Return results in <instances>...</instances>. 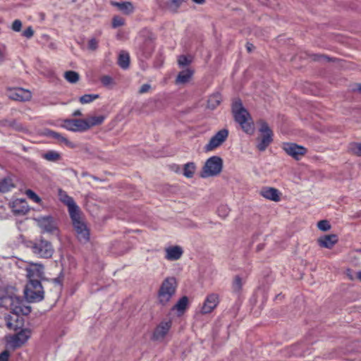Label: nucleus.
Segmentation results:
<instances>
[{
    "mask_svg": "<svg viewBox=\"0 0 361 361\" xmlns=\"http://www.w3.org/2000/svg\"><path fill=\"white\" fill-rule=\"evenodd\" d=\"M191 56H186L185 55H180L178 59V64L179 66H185L191 63L192 62Z\"/></svg>",
    "mask_w": 361,
    "mask_h": 361,
    "instance_id": "nucleus-39",
    "label": "nucleus"
},
{
    "mask_svg": "<svg viewBox=\"0 0 361 361\" xmlns=\"http://www.w3.org/2000/svg\"><path fill=\"white\" fill-rule=\"evenodd\" d=\"M99 94H84L80 97L79 101L82 104H88L99 98Z\"/></svg>",
    "mask_w": 361,
    "mask_h": 361,
    "instance_id": "nucleus-36",
    "label": "nucleus"
},
{
    "mask_svg": "<svg viewBox=\"0 0 361 361\" xmlns=\"http://www.w3.org/2000/svg\"><path fill=\"white\" fill-rule=\"evenodd\" d=\"M20 315L13 312L5 315L4 319L8 329L16 331L21 327L23 321L20 319Z\"/></svg>",
    "mask_w": 361,
    "mask_h": 361,
    "instance_id": "nucleus-19",
    "label": "nucleus"
},
{
    "mask_svg": "<svg viewBox=\"0 0 361 361\" xmlns=\"http://www.w3.org/2000/svg\"><path fill=\"white\" fill-rule=\"evenodd\" d=\"M42 157L49 161L56 162L61 159V155L59 152L54 150H49L42 154Z\"/></svg>",
    "mask_w": 361,
    "mask_h": 361,
    "instance_id": "nucleus-29",
    "label": "nucleus"
},
{
    "mask_svg": "<svg viewBox=\"0 0 361 361\" xmlns=\"http://www.w3.org/2000/svg\"><path fill=\"white\" fill-rule=\"evenodd\" d=\"M259 131L262 133V136L257 147L259 151H264L272 142L273 133L266 122L261 123Z\"/></svg>",
    "mask_w": 361,
    "mask_h": 361,
    "instance_id": "nucleus-10",
    "label": "nucleus"
},
{
    "mask_svg": "<svg viewBox=\"0 0 361 361\" xmlns=\"http://www.w3.org/2000/svg\"><path fill=\"white\" fill-rule=\"evenodd\" d=\"M58 195L60 201L68 207L70 215L80 212L79 207L76 204L73 197L69 196L66 192L59 189L58 191Z\"/></svg>",
    "mask_w": 361,
    "mask_h": 361,
    "instance_id": "nucleus-16",
    "label": "nucleus"
},
{
    "mask_svg": "<svg viewBox=\"0 0 361 361\" xmlns=\"http://www.w3.org/2000/svg\"><path fill=\"white\" fill-rule=\"evenodd\" d=\"M6 56V47L2 45L0 47V61H3Z\"/></svg>",
    "mask_w": 361,
    "mask_h": 361,
    "instance_id": "nucleus-53",
    "label": "nucleus"
},
{
    "mask_svg": "<svg viewBox=\"0 0 361 361\" xmlns=\"http://www.w3.org/2000/svg\"><path fill=\"white\" fill-rule=\"evenodd\" d=\"M88 49L92 51H95L98 47V41L95 38H92L88 42Z\"/></svg>",
    "mask_w": 361,
    "mask_h": 361,
    "instance_id": "nucleus-47",
    "label": "nucleus"
},
{
    "mask_svg": "<svg viewBox=\"0 0 361 361\" xmlns=\"http://www.w3.org/2000/svg\"><path fill=\"white\" fill-rule=\"evenodd\" d=\"M25 195L29 199L32 200L36 203H39L41 202V198L32 190H27L25 191Z\"/></svg>",
    "mask_w": 361,
    "mask_h": 361,
    "instance_id": "nucleus-42",
    "label": "nucleus"
},
{
    "mask_svg": "<svg viewBox=\"0 0 361 361\" xmlns=\"http://www.w3.org/2000/svg\"><path fill=\"white\" fill-rule=\"evenodd\" d=\"M192 75H193L192 70H191L190 68L183 70L178 73V75L176 79V84L187 83L189 82V80H190Z\"/></svg>",
    "mask_w": 361,
    "mask_h": 361,
    "instance_id": "nucleus-26",
    "label": "nucleus"
},
{
    "mask_svg": "<svg viewBox=\"0 0 361 361\" xmlns=\"http://www.w3.org/2000/svg\"><path fill=\"white\" fill-rule=\"evenodd\" d=\"M46 135L50 137L55 139L59 143L64 144L66 146L70 148H75V145L72 142L69 141L66 137H64L61 133H56L55 131L48 130L46 132Z\"/></svg>",
    "mask_w": 361,
    "mask_h": 361,
    "instance_id": "nucleus-22",
    "label": "nucleus"
},
{
    "mask_svg": "<svg viewBox=\"0 0 361 361\" xmlns=\"http://www.w3.org/2000/svg\"><path fill=\"white\" fill-rule=\"evenodd\" d=\"M221 101V96L219 93L212 94L207 100V107L211 109H214L219 106Z\"/></svg>",
    "mask_w": 361,
    "mask_h": 361,
    "instance_id": "nucleus-28",
    "label": "nucleus"
},
{
    "mask_svg": "<svg viewBox=\"0 0 361 361\" xmlns=\"http://www.w3.org/2000/svg\"><path fill=\"white\" fill-rule=\"evenodd\" d=\"M30 335V330L27 329H23L11 338L10 343L13 348H19L28 340Z\"/></svg>",
    "mask_w": 361,
    "mask_h": 361,
    "instance_id": "nucleus-17",
    "label": "nucleus"
},
{
    "mask_svg": "<svg viewBox=\"0 0 361 361\" xmlns=\"http://www.w3.org/2000/svg\"><path fill=\"white\" fill-rule=\"evenodd\" d=\"M151 88V86L149 84H144L142 85L140 90H139V93L140 94H144V93H146L147 92H149V90H150Z\"/></svg>",
    "mask_w": 361,
    "mask_h": 361,
    "instance_id": "nucleus-52",
    "label": "nucleus"
},
{
    "mask_svg": "<svg viewBox=\"0 0 361 361\" xmlns=\"http://www.w3.org/2000/svg\"><path fill=\"white\" fill-rule=\"evenodd\" d=\"M124 24V20L119 16H115L112 20V25L114 27L122 26Z\"/></svg>",
    "mask_w": 361,
    "mask_h": 361,
    "instance_id": "nucleus-46",
    "label": "nucleus"
},
{
    "mask_svg": "<svg viewBox=\"0 0 361 361\" xmlns=\"http://www.w3.org/2000/svg\"><path fill=\"white\" fill-rule=\"evenodd\" d=\"M171 327V322L170 320L161 322L154 329L152 339L156 341H163L168 334Z\"/></svg>",
    "mask_w": 361,
    "mask_h": 361,
    "instance_id": "nucleus-14",
    "label": "nucleus"
},
{
    "mask_svg": "<svg viewBox=\"0 0 361 361\" xmlns=\"http://www.w3.org/2000/svg\"><path fill=\"white\" fill-rule=\"evenodd\" d=\"M77 238L81 242L86 243L89 240L90 233L86 224L82 220L80 212L70 215Z\"/></svg>",
    "mask_w": 361,
    "mask_h": 361,
    "instance_id": "nucleus-6",
    "label": "nucleus"
},
{
    "mask_svg": "<svg viewBox=\"0 0 361 361\" xmlns=\"http://www.w3.org/2000/svg\"><path fill=\"white\" fill-rule=\"evenodd\" d=\"M27 247L31 250L35 255L39 258L49 259L54 252L51 243L42 236L29 241Z\"/></svg>",
    "mask_w": 361,
    "mask_h": 361,
    "instance_id": "nucleus-2",
    "label": "nucleus"
},
{
    "mask_svg": "<svg viewBox=\"0 0 361 361\" xmlns=\"http://www.w3.org/2000/svg\"><path fill=\"white\" fill-rule=\"evenodd\" d=\"M29 281L39 280L44 274V267L41 264H32L25 269Z\"/></svg>",
    "mask_w": 361,
    "mask_h": 361,
    "instance_id": "nucleus-18",
    "label": "nucleus"
},
{
    "mask_svg": "<svg viewBox=\"0 0 361 361\" xmlns=\"http://www.w3.org/2000/svg\"><path fill=\"white\" fill-rule=\"evenodd\" d=\"M154 49V39L151 37L146 39L140 47L141 54L145 57H149Z\"/></svg>",
    "mask_w": 361,
    "mask_h": 361,
    "instance_id": "nucleus-24",
    "label": "nucleus"
},
{
    "mask_svg": "<svg viewBox=\"0 0 361 361\" xmlns=\"http://www.w3.org/2000/svg\"><path fill=\"white\" fill-rule=\"evenodd\" d=\"M62 127L73 132H85L88 130V126L85 119H66Z\"/></svg>",
    "mask_w": 361,
    "mask_h": 361,
    "instance_id": "nucleus-12",
    "label": "nucleus"
},
{
    "mask_svg": "<svg viewBox=\"0 0 361 361\" xmlns=\"http://www.w3.org/2000/svg\"><path fill=\"white\" fill-rule=\"evenodd\" d=\"M219 303V297L216 293L209 294L204 300L201 308L203 314L211 313Z\"/></svg>",
    "mask_w": 361,
    "mask_h": 361,
    "instance_id": "nucleus-15",
    "label": "nucleus"
},
{
    "mask_svg": "<svg viewBox=\"0 0 361 361\" xmlns=\"http://www.w3.org/2000/svg\"><path fill=\"white\" fill-rule=\"evenodd\" d=\"M356 278L357 281H359L360 282H361V271H359L356 273Z\"/></svg>",
    "mask_w": 361,
    "mask_h": 361,
    "instance_id": "nucleus-57",
    "label": "nucleus"
},
{
    "mask_svg": "<svg viewBox=\"0 0 361 361\" xmlns=\"http://www.w3.org/2000/svg\"><path fill=\"white\" fill-rule=\"evenodd\" d=\"M188 305V298L187 296H183L177 303L174 305L173 310H176L180 312H183L185 310Z\"/></svg>",
    "mask_w": 361,
    "mask_h": 361,
    "instance_id": "nucleus-34",
    "label": "nucleus"
},
{
    "mask_svg": "<svg viewBox=\"0 0 361 361\" xmlns=\"http://www.w3.org/2000/svg\"><path fill=\"white\" fill-rule=\"evenodd\" d=\"M35 220L43 233L58 234L59 229L57 223L51 216H40Z\"/></svg>",
    "mask_w": 361,
    "mask_h": 361,
    "instance_id": "nucleus-7",
    "label": "nucleus"
},
{
    "mask_svg": "<svg viewBox=\"0 0 361 361\" xmlns=\"http://www.w3.org/2000/svg\"><path fill=\"white\" fill-rule=\"evenodd\" d=\"M251 49V47L247 46V49H248V51H251V49Z\"/></svg>",
    "mask_w": 361,
    "mask_h": 361,
    "instance_id": "nucleus-60",
    "label": "nucleus"
},
{
    "mask_svg": "<svg viewBox=\"0 0 361 361\" xmlns=\"http://www.w3.org/2000/svg\"><path fill=\"white\" fill-rule=\"evenodd\" d=\"M33 35H34V31L31 26L26 28L23 32V35L25 37L28 38V39L31 38L33 36Z\"/></svg>",
    "mask_w": 361,
    "mask_h": 361,
    "instance_id": "nucleus-50",
    "label": "nucleus"
},
{
    "mask_svg": "<svg viewBox=\"0 0 361 361\" xmlns=\"http://www.w3.org/2000/svg\"><path fill=\"white\" fill-rule=\"evenodd\" d=\"M317 227L322 231H327L330 230L331 225L327 220H322L317 223Z\"/></svg>",
    "mask_w": 361,
    "mask_h": 361,
    "instance_id": "nucleus-44",
    "label": "nucleus"
},
{
    "mask_svg": "<svg viewBox=\"0 0 361 361\" xmlns=\"http://www.w3.org/2000/svg\"><path fill=\"white\" fill-rule=\"evenodd\" d=\"M130 56L126 51H121L119 54L118 63L122 68H127L129 66Z\"/></svg>",
    "mask_w": 361,
    "mask_h": 361,
    "instance_id": "nucleus-30",
    "label": "nucleus"
},
{
    "mask_svg": "<svg viewBox=\"0 0 361 361\" xmlns=\"http://www.w3.org/2000/svg\"><path fill=\"white\" fill-rule=\"evenodd\" d=\"M283 149L287 154L296 160L300 159L307 152V149L303 146L293 142L283 143Z\"/></svg>",
    "mask_w": 361,
    "mask_h": 361,
    "instance_id": "nucleus-11",
    "label": "nucleus"
},
{
    "mask_svg": "<svg viewBox=\"0 0 361 361\" xmlns=\"http://www.w3.org/2000/svg\"><path fill=\"white\" fill-rule=\"evenodd\" d=\"M88 126V130L94 126L102 124L104 121V116H90L87 119H85Z\"/></svg>",
    "mask_w": 361,
    "mask_h": 361,
    "instance_id": "nucleus-32",
    "label": "nucleus"
},
{
    "mask_svg": "<svg viewBox=\"0 0 361 361\" xmlns=\"http://www.w3.org/2000/svg\"><path fill=\"white\" fill-rule=\"evenodd\" d=\"M13 188H14V184L11 178H5L0 180L1 192H7Z\"/></svg>",
    "mask_w": 361,
    "mask_h": 361,
    "instance_id": "nucleus-31",
    "label": "nucleus"
},
{
    "mask_svg": "<svg viewBox=\"0 0 361 361\" xmlns=\"http://www.w3.org/2000/svg\"><path fill=\"white\" fill-rule=\"evenodd\" d=\"M10 353L7 350L0 353V361H8Z\"/></svg>",
    "mask_w": 361,
    "mask_h": 361,
    "instance_id": "nucleus-51",
    "label": "nucleus"
},
{
    "mask_svg": "<svg viewBox=\"0 0 361 361\" xmlns=\"http://www.w3.org/2000/svg\"><path fill=\"white\" fill-rule=\"evenodd\" d=\"M65 79L71 83H76L80 78L79 74L73 71H68L64 73Z\"/></svg>",
    "mask_w": 361,
    "mask_h": 361,
    "instance_id": "nucleus-35",
    "label": "nucleus"
},
{
    "mask_svg": "<svg viewBox=\"0 0 361 361\" xmlns=\"http://www.w3.org/2000/svg\"><path fill=\"white\" fill-rule=\"evenodd\" d=\"M222 167V159L217 156L212 157L206 161L200 176L202 178L215 176L221 173Z\"/></svg>",
    "mask_w": 361,
    "mask_h": 361,
    "instance_id": "nucleus-5",
    "label": "nucleus"
},
{
    "mask_svg": "<svg viewBox=\"0 0 361 361\" xmlns=\"http://www.w3.org/2000/svg\"><path fill=\"white\" fill-rule=\"evenodd\" d=\"M177 281L175 277H166L161 283L158 291V300L162 305H167L175 295L177 288Z\"/></svg>",
    "mask_w": 361,
    "mask_h": 361,
    "instance_id": "nucleus-3",
    "label": "nucleus"
},
{
    "mask_svg": "<svg viewBox=\"0 0 361 361\" xmlns=\"http://www.w3.org/2000/svg\"><path fill=\"white\" fill-rule=\"evenodd\" d=\"M165 251V258L169 261H176L179 259L183 253L182 248L178 245L167 247Z\"/></svg>",
    "mask_w": 361,
    "mask_h": 361,
    "instance_id": "nucleus-21",
    "label": "nucleus"
},
{
    "mask_svg": "<svg viewBox=\"0 0 361 361\" xmlns=\"http://www.w3.org/2000/svg\"><path fill=\"white\" fill-rule=\"evenodd\" d=\"M242 286H243L242 279L239 276H236L234 278L233 285H232L233 291L239 292L241 290Z\"/></svg>",
    "mask_w": 361,
    "mask_h": 361,
    "instance_id": "nucleus-41",
    "label": "nucleus"
},
{
    "mask_svg": "<svg viewBox=\"0 0 361 361\" xmlns=\"http://www.w3.org/2000/svg\"><path fill=\"white\" fill-rule=\"evenodd\" d=\"M323 58H326V56H316L315 58H314V60H320L321 59H323Z\"/></svg>",
    "mask_w": 361,
    "mask_h": 361,
    "instance_id": "nucleus-59",
    "label": "nucleus"
},
{
    "mask_svg": "<svg viewBox=\"0 0 361 361\" xmlns=\"http://www.w3.org/2000/svg\"><path fill=\"white\" fill-rule=\"evenodd\" d=\"M229 212H230V209L228 208V207L227 205L222 204L218 207L217 214L220 217H221L223 219L228 216Z\"/></svg>",
    "mask_w": 361,
    "mask_h": 361,
    "instance_id": "nucleus-40",
    "label": "nucleus"
},
{
    "mask_svg": "<svg viewBox=\"0 0 361 361\" xmlns=\"http://www.w3.org/2000/svg\"><path fill=\"white\" fill-rule=\"evenodd\" d=\"M9 121H11V120H7V119L2 120L1 121V124L3 126L8 127V124L9 123Z\"/></svg>",
    "mask_w": 361,
    "mask_h": 361,
    "instance_id": "nucleus-54",
    "label": "nucleus"
},
{
    "mask_svg": "<svg viewBox=\"0 0 361 361\" xmlns=\"http://www.w3.org/2000/svg\"><path fill=\"white\" fill-rule=\"evenodd\" d=\"M196 169L195 164L193 162H188L183 166V175L188 178L193 176Z\"/></svg>",
    "mask_w": 361,
    "mask_h": 361,
    "instance_id": "nucleus-33",
    "label": "nucleus"
},
{
    "mask_svg": "<svg viewBox=\"0 0 361 361\" xmlns=\"http://www.w3.org/2000/svg\"><path fill=\"white\" fill-rule=\"evenodd\" d=\"M232 112L235 121L246 133H252L253 123L249 112L243 107L240 99L235 100L232 105Z\"/></svg>",
    "mask_w": 361,
    "mask_h": 361,
    "instance_id": "nucleus-1",
    "label": "nucleus"
},
{
    "mask_svg": "<svg viewBox=\"0 0 361 361\" xmlns=\"http://www.w3.org/2000/svg\"><path fill=\"white\" fill-rule=\"evenodd\" d=\"M228 136V130L226 128L218 131L214 136L211 137L209 142L204 146L206 152H210L217 148L226 141Z\"/></svg>",
    "mask_w": 361,
    "mask_h": 361,
    "instance_id": "nucleus-8",
    "label": "nucleus"
},
{
    "mask_svg": "<svg viewBox=\"0 0 361 361\" xmlns=\"http://www.w3.org/2000/svg\"><path fill=\"white\" fill-rule=\"evenodd\" d=\"M259 194L265 199L274 202H279L281 200V192L274 188L264 187L259 191Z\"/></svg>",
    "mask_w": 361,
    "mask_h": 361,
    "instance_id": "nucleus-20",
    "label": "nucleus"
},
{
    "mask_svg": "<svg viewBox=\"0 0 361 361\" xmlns=\"http://www.w3.org/2000/svg\"><path fill=\"white\" fill-rule=\"evenodd\" d=\"M111 5L117 7L124 14L129 15L134 11V6L130 1L111 2Z\"/></svg>",
    "mask_w": 361,
    "mask_h": 361,
    "instance_id": "nucleus-25",
    "label": "nucleus"
},
{
    "mask_svg": "<svg viewBox=\"0 0 361 361\" xmlns=\"http://www.w3.org/2000/svg\"><path fill=\"white\" fill-rule=\"evenodd\" d=\"M22 27V23L20 20H15L12 24V30L15 32H20Z\"/></svg>",
    "mask_w": 361,
    "mask_h": 361,
    "instance_id": "nucleus-49",
    "label": "nucleus"
},
{
    "mask_svg": "<svg viewBox=\"0 0 361 361\" xmlns=\"http://www.w3.org/2000/svg\"><path fill=\"white\" fill-rule=\"evenodd\" d=\"M184 1H185V0H169L168 8L171 11L176 12Z\"/></svg>",
    "mask_w": 361,
    "mask_h": 361,
    "instance_id": "nucleus-38",
    "label": "nucleus"
},
{
    "mask_svg": "<svg viewBox=\"0 0 361 361\" xmlns=\"http://www.w3.org/2000/svg\"><path fill=\"white\" fill-rule=\"evenodd\" d=\"M8 127L17 130V131H23L24 128L23 125L18 123L16 120H11L9 123L8 124Z\"/></svg>",
    "mask_w": 361,
    "mask_h": 361,
    "instance_id": "nucleus-43",
    "label": "nucleus"
},
{
    "mask_svg": "<svg viewBox=\"0 0 361 361\" xmlns=\"http://www.w3.org/2000/svg\"><path fill=\"white\" fill-rule=\"evenodd\" d=\"M8 300L10 302L11 309L12 310L11 312L22 315H27L30 313V307L25 305L24 301L20 298L18 297H11L8 298Z\"/></svg>",
    "mask_w": 361,
    "mask_h": 361,
    "instance_id": "nucleus-13",
    "label": "nucleus"
},
{
    "mask_svg": "<svg viewBox=\"0 0 361 361\" xmlns=\"http://www.w3.org/2000/svg\"><path fill=\"white\" fill-rule=\"evenodd\" d=\"M6 95L11 99L18 102L30 101L32 98V93L30 90L20 87L6 89Z\"/></svg>",
    "mask_w": 361,
    "mask_h": 361,
    "instance_id": "nucleus-9",
    "label": "nucleus"
},
{
    "mask_svg": "<svg viewBox=\"0 0 361 361\" xmlns=\"http://www.w3.org/2000/svg\"><path fill=\"white\" fill-rule=\"evenodd\" d=\"M73 116H82V113H81L80 110L78 109V110H75L73 113Z\"/></svg>",
    "mask_w": 361,
    "mask_h": 361,
    "instance_id": "nucleus-55",
    "label": "nucleus"
},
{
    "mask_svg": "<svg viewBox=\"0 0 361 361\" xmlns=\"http://www.w3.org/2000/svg\"><path fill=\"white\" fill-rule=\"evenodd\" d=\"M344 273H345V276H347V278L350 281H353L357 279L356 274H354L353 271L351 269H350V268L345 269Z\"/></svg>",
    "mask_w": 361,
    "mask_h": 361,
    "instance_id": "nucleus-48",
    "label": "nucleus"
},
{
    "mask_svg": "<svg viewBox=\"0 0 361 361\" xmlns=\"http://www.w3.org/2000/svg\"><path fill=\"white\" fill-rule=\"evenodd\" d=\"M192 1L197 4H203L205 2V0H192Z\"/></svg>",
    "mask_w": 361,
    "mask_h": 361,
    "instance_id": "nucleus-58",
    "label": "nucleus"
},
{
    "mask_svg": "<svg viewBox=\"0 0 361 361\" xmlns=\"http://www.w3.org/2000/svg\"><path fill=\"white\" fill-rule=\"evenodd\" d=\"M24 293L29 302L41 301L44 298V291L39 280L32 279L29 281L25 288Z\"/></svg>",
    "mask_w": 361,
    "mask_h": 361,
    "instance_id": "nucleus-4",
    "label": "nucleus"
},
{
    "mask_svg": "<svg viewBox=\"0 0 361 361\" xmlns=\"http://www.w3.org/2000/svg\"><path fill=\"white\" fill-rule=\"evenodd\" d=\"M26 202L23 200H16L13 203V211L16 214H25L27 212Z\"/></svg>",
    "mask_w": 361,
    "mask_h": 361,
    "instance_id": "nucleus-27",
    "label": "nucleus"
},
{
    "mask_svg": "<svg viewBox=\"0 0 361 361\" xmlns=\"http://www.w3.org/2000/svg\"><path fill=\"white\" fill-rule=\"evenodd\" d=\"M355 88L353 89L354 91H357L359 93L361 94V84H357L355 85Z\"/></svg>",
    "mask_w": 361,
    "mask_h": 361,
    "instance_id": "nucleus-56",
    "label": "nucleus"
},
{
    "mask_svg": "<svg viewBox=\"0 0 361 361\" xmlns=\"http://www.w3.org/2000/svg\"><path fill=\"white\" fill-rule=\"evenodd\" d=\"M350 151L353 154L361 157V143H354L350 146Z\"/></svg>",
    "mask_w": 361,
    "mask_h": 361,
    "instance_id": "nucleus-45",
    "label": "nucleus"
},
{
    "mask_svg": "<svg viewBox=\"0 0 361 361\" xmlns=\"http://www.w3.org/2000/svg\"><path fill=\"white\" fill-rule=\"evenodd\" d=\"M338 236L335 234L326 235L318 239L319 246L331 249L337 242Z\"/></svg>",
    "mask_w": 361,
    "mask_h": 361,
    "instance_id": "nucleus-23",
    "label": "nucleus"
},
{
    "mask_svg": "<svg viewBox=\"0 0 361 361\" xmlns=\"http://www.w3.org/2000/svg\"><path fill=\"white\" fill-rule=\"evenodd\" d=\"M102 84L108 88H112L115 85L114 79L109 75H103L100 78Z\"/></svg>",
    "mask_w": 361,
    "mask_h": 361,
    "instance_id": "nucleus-37",
    "label": "nucleus"
}]
</instances>
